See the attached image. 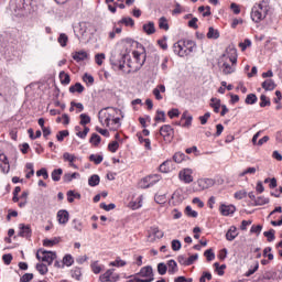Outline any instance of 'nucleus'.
<instances>
[{
    "label": "nucleus",
    "mask_w": 282,
    "mask_h": 282,
    "mask_svg": "<svg viewBox=\"0 0 282 282\" xmlns=\"http://www.w3.org/2000/svg\"><path fill=\"white\" fill-rule=\"evenodd\" d=\"M270 12V2L268 0H262L256 3L251 9V20L254 23H261Z\"/></svg>",
    "instance_id": "nucleus-1"
},
{
    "label": "nucleus",
    "mask_w": 282,
    "mask_h": 282,
    "mask_svg": "<svg viewBox=\"0 0 282 282\" xmlns=\"http://www.w3.org/2000/svg\"><path fill=\"white\" fill-rule=\"evenodd\" d=\"M193 50H195V42L191 40H181L173 44L174 54L181 58L188 56V54H193Z\"/></svg>",
    "instance_id": "nucleus-2"
},
{
    "label": "nucleus",
    "mask_w": 282,
    "mask_h": 282,
    "mask_svg": "<svg viewBox=\"0 0 282 282\" xmlns=\"http://www.w3.org/2000/svg\"><path fill=\"white\" fill-rule=\"evenodd\" d=\"M122 113L121 109L118 108H106L105 110L99 111V121L102 127H111V121L116 116Z\"/></svg>",
    "instance_id": "nucleus-3"
},
{
    "label": "nucleus",
    "mask_w": 282,
    "mask_h": 282,
    "mask_svg": "<svg viewBox=\"0 0 282 282\" xmlns=\"http://www.w3.org/2000/svg\"><path fill=\"white\" fill-rule=\"evenodd\" d=\"M147 61V55L138 51L132 52V58L128 62L129 72H139Z\"/></svg>",
    "instance_id": "nucleus-4"
},
{
    "label": "nucleus",
    "mask_w": 282,
    "mask_h": 282,
    "mask_svg": "<svg viewBox=\"0 0 282 282\" xmlns=\"http://www.w3.org/2000/svg\"><path fill=\"white\" fill-rule=\"evenodd\" d=\"M226 61L223 64L224 74H232L235 72V66L237 65V51L231 50L230 55L225 56Z\"/></svg>",
    "instance_id": "nucleus-5"
},
{
    "label": "nucleus",
    "mask_w": 282,
    "mask_h": 282,
    "mask_svg": "<svg viewBox=\"0 0 282 282\" xmlns=\"http://www.w3.org/2000/svg\"><path fill=\"white\" fill-rule=\"evenodd\" d=\"M36 259L43 263H47V265H52L56 259V252L40 249L36 252Z\"/></svg>",
    "instance_id": "nucleus-6"
},
{
    "label": "nucleus",
    "mask_w": 282,
    "mask_h": 282,
    "mask_svg": "<svg viewBox=\"0 0 282 282\" xmlns=\"http://www.w3.org/2000/svg\"><path fill=\"white\" fill-rule=\"evenodd\" d=\"M119 46L121 47L123 58H127V56H129L131 52L133 53L134 52L133 50L138 47V42L131 39H126L120 42Z\"/></svg>",
    "instance_id": "nucleus-7"
},
{
    "label": "nucleus",
    "mask_w": 282,
    "mask_h": 282,
    "mask_svg": "<svg viewBox=\"0 0 282 282\" xmlns=\"http://www.w3.org/2000/svg\"><path fill=\"white\" fill-rule=\"evenodd\" d=\"M160 180H162L160 174L148 175L139 182V187L140 188H151V186H155V184H158V182H160Z\"/></svg>",
    "instance_id": "nucleus-8"
},
{
    "label": "nucleus",
    "mask_w": 282,
    "mask_h": 282,
    "mask_svg": "<svg viewBox=\"0 0 282 282\" xmlns=\"http://www.w3.org/2000/svg\"><path fill=\"white\" fill-rule=\"evenodd\" d=\"M160 135L163 138L164 142H173L175 130L170 124H164L160 128Z\"/></svg>",
    "instance_id": "nucleus-9"
},
{
    "label": "nucleus",
    "mask_w": 282,
    "mask_h": 282,
    "mask_svg": "<svg viewBox=\"0 0 282 282\" xmlns=\"http://www.w3.org/2000/svg\"><path fill=\"white\" fill-rule=\"evenodd\" d=\"M137 276H139V279H141V282H152V281H154L153 268H151V267L141 268L140 272L137 273Z\"/></svg>",
    "instance_id": "nucleus-10"
},
{
    "label": "nucleus",
    "mask_w": 282,
    "mask_h": 282,
    "mask_svg": "<svg viewBox=\"0 0 282 282\" xmlns=\"http://www.w3.org/2000/svg\"><path fill=\"white\" fill-rule=\"evenodd\" d=\"M100 282H117L120 281V275L113 273V269L107 270L104 274L99 276Z\"/></svg>",
    "instance_id": "nucleus-11"
},
{
    "label": "nucleus",
    "mask_w": 282,
    "mask_h": 282,
    "mask_svg": "<svg viewBox=\"0 0 282 282\" xmlns=\"http://www.w3.org/2000/svg\"><path fill=\"white\" fill-rule=\"evenodd\" d=\"M178 177L181 182H184V184H191L193 182V170L191 169H183L178 173Z\"/></svg>",
    "instance_id": "nucleus-12"
},
{
    "label": "nucleus",
    "mask_w": 282,
    "mask_h": 282,
    "mask_svg": "<svg viewBox=\"0 0 282 282\" xmlns=\"http://www.w3.org/2000/svg\"><path fill=\"white\" fill-rule=\"evenodd\" d=\"M18 237H23L24 239H30L32 237V227L25 224H19Z\"/></svg>",
    "instance_id": "nucleus-13"
},
{
    "label": "nucleus",
    "mask_w": 282,
    "mask_h": 282,
    "mask_svg": "<svg viewBox=\"0 0 282 282\" xmlns=\"http://www.w3.org/2000/svg\"><path fill=\"white\" fill-rule=\"evenodd\" d=\"M237 210V207H235V205H226V204H221L219 206V213L224 216V217H228L229 215H235Z\"/></svg>",
    "instance_id": "nucleus-14"
},
{
    "label": "nucleus",
    "mask_w": 282,
    "mask_h": 282,
    "mask_svg": "<svg viewBox=\"0 0 282 282\" xmlns=\"http://www.w3.org/2000/svg\"><path fill=\"white\" fill-rule=\"evenodd\" d=\"M199 191H206V188H213L215 186V180L213 178H200L197 181Z\"/></svg>",
    "instance_id": "nucleus-15"
},
{
    "label": "nucleus",
    "mask_w": 282,
    "mask_h": 282,
    "mask_svg": "<svg viewBox=\"0 0 282 282\" xmlns=\"http://www.w3.org/2000/svg\"><path fill=\"white\" fill-rule=\"evenodd\" d=\"M184 199H186L184 189L178 188L172 194V204H182Z\"/></svg>",
    "instance_id": "nucleus-16"
},
{
    "label": "nucleus",
    "mask_w": 282,
    "mask_h": 282,
    "mask_svg": "<svg viewBox=\"0 0 282 282\" xmlns=\"http://www.w3.org/2000/svg\"><path fill=\"white\" fill-rule=\"evenodd\" d=\"M152 94L155 98V100H163L164 96L162 94H166V86L164 84L158 85L153 90Z\"/></svg>",
    "instance_id": "nucleus-17"
},
{
    "label": "nucleus",
    "mask_w": 282,
    "mask_h": 282,
    "mask_svg": "<svg viewBox=\"0 0 282 282\" xmlns=\"http://www.w3.org/2000/svg\"><path fill=\"white\" fill-rule=\"evenodd\" d=\"M57 220L58 224L65 226V224H67V221H69V212L65 210V209H61L57 212Z\"/></svg>",
    "instance_id": "nucleus-18"
},
{
    "label": "nucleus",
    "mask_w": 282,
    "mask_h": 282,
    "mask_svg": "<svg viewBox=\"0 0 282 282\" xmlns=\"http://www.w3.org/2000/svg\"><path fill=\"white\" fill-rule=\"evenodd\" d=\"M182 120H185L184 123H182ZM178 127H191L193 124V116H188V112L185 111L182 115L181 122H176Z\"/></svg>",
    "instance_id": "nucleus-19"
},
{
    "label": "nucleus",
    "mask_w": 282,
    "mask_h": 282,
    "mask_svg": "<svg viewBox=\"0 0 282 282\" xmlns=\"http://www.w3.org/2000/svg\"><path fill=\"white\" fill-rule=\"evenodd\" d=\"M261 87L264 91H274V89H276V83H274V79H265L261 84Z\"/></svg>",
    "instance_id": "nucleus-20"
},
{
    "label": "nucleus",
    "mask_w": 282,
    "mask_h": 282,
    "mask_svg": "<svg viewBox=\"0 0 282 282\" xmlns=\"http://www.w3.org/2000/svg\"><path fill=\"white\" fill-rule=\"evenodd\" d=\"M237 237H239V231H237V227L231 226L226 232V239L227 241H235Z\"/></svg>",
    "instance_id": "nucleus-21"
},
{
    "label": "nucleus",
    "mask_w": 282,
    "mask_h": 282,
    "mask_svg": "<svg viewBox=\"0 0 282 282\" xmlns=\"http://www.w3.org/2000/svg\"><path fill=\"white\" fill-rule=\"evenodd\" d=\"M63 160L64 162H69V166H72V169H78V165L74 164V162H76V155L65 152L63 154Z\"/></svg>",
    "instance_id": "nucleus-22"
},
{
    "label": "nucleus",
    "mask_w": 282,
    "mask_h": 282,
    "mask_svg": "<svg viewBox=\"0 0 282 282\" xmlns=\"http://www.w3.org/2000/svg\"><path fill=\"white\" fill-rule=\"evenodd\" d=\"M143 32L148 34V36H151V34H155V23L154 22H148L143 24Z\"/></svg>",
    "instance_id": "nucleus-23"
},
{
    "label": "nucleus",
    "mask_w": 282,
    "mask_h": 282,
    "mask_svg": "<svg viewBox=\"0 0 282 282\" xmlns=\"http://www.w3.org/2000/svg\"><path fill=\"white\" fill-rule=\"evenodd\" d=\"M85 91V86L80 83H76L75 85L69 87V93L70 94H83Z\"/></svg>",
    "instance_id": "nucleus-24"
},
{
    "label": "nucleus",
    "mask_w": 282,
    "mask_h": 282,
    "mask_svg": "<svg viewBox=\"0 0 282 282\" xmlns=\"http://www.w3.org/2000/svg\"><path fill=\"white\" fill-rule=\"evenodd\" d=\"M87 52L85 51H78L73 53V58L76 61V63H80V61H85L87 58Z\"/></svg>",
    "instance_id": "nucleus-25"
},
{
    "label": "nucleus",
    "mask_w": 282,
    "mask_h": 282,
    "mask_svg": "<svg viewBox=\"0 0 282 282\" xmlns=\"http://www.w3.org/2000/svg\"><path fill=\"white\" fill-rule=\"evenodd\" d=\"M80 177V173H77V172H74V173H66L64 174V177H63V181L66 183V184H69V182H72L73 180H76Z\"/></svg>",
    "instance_id": "nucleus-26"
},
{
    "label": "nucleus",
    "mask_w": 282,
    "mask_h": 282,
    "mask_svg": "<svg viewBox=\"0 0 282 282\" xmlns=\"http://www.w3.org/2000/svg\"><path fill=\"white\" fill-rule=\"evenodd\" d=\"M173 160H174V162H176V164H182V162H184L185 160H188V156H186V154H184V152H176L173 155Z\"/></svg>",
    "instance_id": "nucleus-27"
},
{
    "label": "nucleus",
    "mask_w": 282,
    "mask_h": 282,
    "mask_svg": "<svg viewBox=\"0 0 282 282\" xmlns=\"http://www.w3.org/2000/svg\"><path fill=\"white\" fill-rule=\"evenodd\" d=\"M159 28L160 30H164L165 32H169V19H166V17H161L159 19Z\"/></svg>",
    "instance_id": "nucleus-28"
},
{
    "label": "nucleus",
    "mask_w": 282,
    "mask_h": 282,
    "mask_svg": "<svg viewBox=\"0 0 282 282\" xmlns=\"http://www.w3.org/2000/svg\"><path fill=\"white\" fill-rule=\"evenodd\" d=\"M167 272L169 274H175L177 272V262L175 260L167 261Z\"/></svg>",
    "instance_id": "nucleus-29"
},
{
    "label": "nucleus",
    "mask_w": 282,
    "mask_h": 282,
    "mask_svg": "<svg viewBox=\"0 0 282 282\" xmlns=\"http://www.w3.org/2000/svg\"><path fill=\"white\" fill-rule=\"evenodd\" d=\"M121 126L120 123V117H113L112 121L110 122V127H108V129H110L111 131H118V128Z\"/></svg>",
    "instance_id": "nucleus-30"
},
{
    "label": "nucleus",
    "mask_w": 282,
    "mask_h": 282,
    "mask_svg": "<svg viewBox=\"0 0 282 282\" xmlns=\"http://www.w3.org/2000/svg\"><path fill=\"white\" fill-rule=\"evenodd\" d=\"M57 42L59 43L61 47H67V43L69 42V37L65 33H61Z\"/></svg>",
    "instance_id": "nucleus-31"
},
{
    "label": "nucleus",
    "mask_w": 282,
    "mask_h": 282,
    "mask_svg": "<svg viewBox=\"0 0 282 282\" xmlns=\"http://www.w3.org/2000/svg\"><path fill=\"white\" fill-rule=\"evenodd\" d=\"M151 235H153L154 239H162V237H164V231L160 230L159 227H152ZM151 235L149 237H151Z\"/></svg>",
    "instance_id": "nucleus-32"
},
{
    "label": "nucleus",
    "mask_w": 282,
    "mask_h": 282,
    "mask_svg": "<svg viewBox=\"0 0 282 282\" xmlns=\"http://www.w3.org/2000/svg\"><path fill=\"white\" fill-rule=\"evenodd\" d=\"M119 24L126 25V28H133V25H135V21L129 17H126L119 21Z\"/></svg>",
    "instance_id": "nucleus-33"
},
{
    "label": "nucleus",
    "mask_w": 282,
    "mask_h": 282,
    "mask_svg": "<svg viewBox=\"0 0 282 282\" xmlns=\"http://www.w3.org/2000/svg\"><path fill=\"white\" fill-rule=\"evenodd\" d=\"M210 107L214 108L215 113H219V109H221V100L212 98Z\"/></svg>",
    "instance_id": "nucleus-34"
},
{
    "label": "nucleus",
    "mask_w": 282,
    "mask_h": 282,
    "mask_svg": "<svg viewBox=\"0 0 282 282\" xmlns=\"http://www.w3.org/2000/svg\"><path fill=\"white\" fill-rule=\"evenodd\" d=\"M109 265H111L112 268H124V265H127V261L118 257L115 261L110 262Z\"/></svg>",
    "instance_id": "nucleus-35"
},
{
    "label": "nucleus",
    "mask_w": 282,
    "mask_h": 282,
    "mask_svg": "<svg viewBox=\"0 0 282 282\" xmlns=\"http://www.w3.org/2000/svg\"><path fill=\"white\" fill-rule=\"evenodd\" d=\"M207 39H214V40L219 39V31L210 26L207 32Z\"/></svg>",
    "instance_id": "nucleus-36"
},
{
    "label": "nucleus",
    "mask_w": 282,
    "mask_h": 282,
    "mask_svg": "<svg viewBox=\"0 0 282 282\" xmlns=\"http://www.w3.org/2000/svg\"><path fill=\"white\" fill-rule=\"evenodd\" d=\"M61 175H63V169H56L52 172L51 177L53 182H61Z\"/></svg>",
    "instance_id": "nucleus-37"
},
{
    "label": "nucleus",
    "mask_w": 282,
    "mask_h": 282,
    "mask_svg": "<svg viewBox=\"0 0 282 282\" xmlns=\"http://www.w3.org/2000/svg\"><path fill=\"white\" fill-rule=\"evenodd\" d=\"M59 80H61L62 85H69L72 79L69 78V74L62 70L59 73Z\"/></svg>",
    "instance_id": "nucleus-38"
},
{
    "label": "nucleus",
    "mask_w": 282,
    "mask_h": 282,
    "mask_svg": "<svg viewBox=\"0 0 282 282\" xmlns=\"http://www.w3.org/2000/svg\"><path fill=\"white\" fill-rule=\"evenodd\" d=\"M265 204H270V198L265 196H258L256 199V206H265Z\"/></svg>",
    "instance_id": "nucleus-39"
},
{
    "label": "nucleus",
    "mask_w": 282,
    "mask_h": 282,
    "mask_svg": "<svg viewBox=\"0 0 282 282\" xmlns=\"http://www.w3.org/2000/svg\"><path fill=\"white\" fill-rule=\"evenodd\" d=\"M88 184L90 186H98L100 184V176L98 174H94L88 178Z\"/></svg>",
    "instance_id": "nucleus-40"
},
{
    "label": "nucleus",
    "mask_w": 282,
    "mask_h": 282,
    "mask_svg": "<svg viewBox=\"0 0 282 282\" xmlns=\"http://www.w3.org/2000/svg\"><path fill=\"white\" fill-rule=\"evenodd\" d=\"M159 171L161 173H169L171 172V161H165L163 162L160 167H159Z\"/></svg>",
    "instance_id": "nucleus-41"
},
{
    "label": "nucleus",
    "mask_w": 282,
    "mask_h": 282,
    "mask_svg": "<svg viewBox=\"0 0 282 282\" xmlns=\"http://www.w3.org/2000/svg\"><path fill=\"white\" fill-rule=\"evenodd\" d=\"M101 140L102 139L100 138V135L93 133L89 139V142H90V144H93V147H98V144H100Z\"/></svg>",
    "instance_id": "nucleus-42"
},
{
    "label": "nucleus",
    "mask_w": 282,
    "mask_h": 282,
    "mask_svg": "<svg viewBox=\"0 0 282 282\" xmlns=\"http://www.w3.org/2000/svg\"><path fill=\"white\" fill-rule=\"evenodd\" d=\"M72 225L74 230H76L77 232H83V221L75 218L73 219Z\"/></svg>",
    "instance_id": "nucleus-43"
},
{
    "label": "nucleus",
    "mask_w": 282,
    "mask_h": 282,
    "mask_svg": "<svg viewBox=\"0 0 282 282\" xmlns=\"http://www.w3.org/2000/svg\"><path fill=\"white\" fill-rule=\"evenodd\" d=\"M58 241H59L58 238L44 239L43 246H45V248H52L53 246H56Z\"/></svg>",
    "instance_id": "nucleus-44"
},
{
    "label": "nucleus",
    "mask_w": 282,
    "mask_h": 282,
    "mask_svg": "<svg viewBox=\"0 0 282 282\" xmlns=\"http://www.w3.org/2000/svg\"><path fill=\"white\" fill-rule=\"evenodd\" d=\"M70 274L73 279H76V281H80V276H83V272L80 271V268L76 267L70 271Z\"/></svg>",
    "instance_id": "nucleus-45"
},
{
    "label": "nucleus",
    "mask_w": 282,
    "mask_h": 282,
    "mask_svg": "<svg viewBox=\"0 0 282 282\" xmlns=\"http://www.w3.org/2000/svg\"><path fill=\"white\" fill-rule=\"evenodd\" d=\"M35 268H36L37 272H40V274H42V275L47 274V272L50 271L47 269V264H44V263H37Z\"/></svg>",
    "instance_id": "nucleus-46"
},
{
    "label": "nucleus",
    "mask_w": 282,
    "mask_h": 282,
    "mask_svg": "<svg viewBox=\"0 0 282 282\" xmlns=\"http://www.w3.org/2000/svg\"><path fill=\"white\" fill-rule=\"evenodd\" d=\"M257 100H258L257 95L249 94V95H247L245 102H246V105H254L257 102Z\"/></svg>",
    "instance_id": "nucleus-47"
},
{
    "label": "nucleus",
    "mask_w": 282,
    "mask_h": 282,
    "mask_svg": "<svg viewBox=\"0 0 282 282\" xmlns=\"http://www.w3.org/2000/svg\"><path fill=\"white\" fill-rule=\"evenodd\" d=\"M90 268L94 272V274H100V272H102V267H100V264H98V261H95L90 264Z\"/></svg>",
    "instance_id": "nucleus-48"
},
{
    "label": "nucleus",
    "mask_w": 282,
    "mask_h": 282,
    "mask_svg": "<svg viewBox=\"0 0 282 282\" xmlns=\"http://www.w3.org/2000/svg\"><path fill=\"white\" fill-rule=\"evenodd\" d=\"M155 121L156 122H166V113H164V111H162V110H159L155 116Z\"/></svg>",
    "instance_id": "nucleus-49"
},
{
    "label": "nucleus",
    "mask_w": 282,
    "mask_h": 282,
    "mask_svg": "<svg viewBox=\"0 0 282 282\" xmlns=\"http://www.w3.org/2000/svg\"><path fill=\"white\" fill-rule=\"evenodd\" d=\"M90 162H94L95 164H101L104 158L100 154H91L89 156Z\"/></svg>",
    "instance_id": "nucleus-50"
},
{
    "label": "nucleus",
    "mask_w": 282,
    "mask_h": 282,
    "mask_svg": "<svg viewBox=\"0 0 282 282\" xmlns=\"http://www.w3.org/2000/svg\"><path fill=\"white\" fill-rule=\"evenodd\" d=\"M63 264H64V265H67V268H69V265H73V264H74V258L72 257V254H66V256L63 258Z\"/></svg>",
    "instance_id": "nucleus-51"
},
{
    "label": "nucleus",
    "mask_w": 282,
    "mask_h": 282,
    "mask_svg": "<svg viewBox=\"0 0 282 282\" xmlns=\"http://www.w3.org/2000/svg\"><path fill=\"white\" fill-rule=\"evenodd\" d=\"M79 118H80V124L83 127H85V124H89V122H91V117H89L88 115L82 113L79 116Z\"/></svg>",
    "instance_id": "nucleus-52"
},
{
    "label": "nucleus",
    "mask_w": 282,
    "mask_h": 282,
    "mask_svg": "<svg viewBox=\"0 0 282 282\" xmlns=\"http://www.w3.org/2000/svg\"><path fill=\"white\" fill-rule=\"evenodd\" d=\"M17 6L19 10H25L30 6V0H17Z\"/></svg>",
    "instance_id": "nucleus-53"
},
{
    "label": "nucleus",
    "mask_w": 282,
    "mask_h": 282,
    "mask_svg": "<svg viewBox=\"0 0 282 282\" xmlns=\"http://www.w3.org/2000/svg\"><path fill=\"white\" fill-rule=\"evenodd\" d=\"M214 267L216 268L218 276H224V269L226 268V264L219 265V262H215Z\"/></svg>",
    "instance_id": "nucleus-54"
},
{
    "label": "nucleus",
    "mask_w": 282,
    "mask_h": 282,
    "mask_svg": "<svg viewBox=\"0 0 282 282\" xmlns=\"http://www.w3.org/2000/svg\"><path fill=\"white\" fill-rule=\"evenodd\" d=\"M166 270H169V268L164 262L158 264V272L159 274H161V276H164V274H166Z\"/></svg>",
    "instance_id": "nucleus-55"
},
{
    "label": "nucleus",
    "mask_w": 282,
    "mask_h": 282,
    "mask_svg": "<svg viewBox=\"0 0 282 282\" xmlns=\"http://www.w3.org/2000/svg\"><path fill=\"white\" fill-rule=\"evenodd\" d=\"M119 148H120V144L118 143V141H112L111 143L108 144V150L111 153H116V151H118Z\"/></svg>",
    "instance_id": "nucleus-56"
},
{
    "label": "nucleus",
    "mask_w": 282,
    "mask_h": 282,
    "mask_svg": "<svg viewBox=\"0 0 282 282\" xmlns=\"http://www.w3.org/2000/svg\"><path fill=\"white\" fill-rule=\"evenodd\" d=\"M235 199H245V197H248V192L241 189L234 194Z\"/></svg>",
    "instance_id": "nucleus-57"
},
{
    "label": "nucleus",
    "mask_w": 282,
    "mask_h": 282,
    "mask_svg": "<svg viewBox=\"0 0 282 282\" xmlns=\"http://www.w3.org/2000/svg\"><path fill=\"white\" fill-rule=\"evenodd\" d=\"M260 100V107H270V98H268L265 95H261Z\"/></svg>",
    "instance_id": "nucleus-58"
},
{
    "label": "nucleus",
    "mask_w": 282,
    "mask_h": 282,
    "mask_svg": "<svg viewBox=\"0 0 282 282\" xmlns=\"http://www.w3.org/2000/svg\"><path fill=\"white\" fill-rule=\"evenodd\" d=\"M185 214L187 215V217H194V218H196L198 215L197 212L193 210V207H191V206H187L185 208Z\"/></svg>",
    "instance_id": "nucleus-59"
},
{
    "label": "nucleus",
    "mask_w": 282,
    "mask_h": 282,
    "mask_svg": "<svg viewBox=\"0 0 282 282\" xmlns=\"http://www.w3.org/2000/svg\"><path fill=\"white\" fill-rule=\"evenodd\" d=\"M204 257H206L207 261H214L215 259V252H213V249H207L204 252Z\"/></svg>",
    "instance_id": "nucleus-60"
},
{
    "label": "nucleus",
    "mask_w": 282,
    "mask_h": 282,
    "mask_svg": "<svg viewBox=\"0 0 282 282\" xmlns=\"http://www.w3.org/2000/svg\"><path fill=\"white\" fill-rule=\"evenodd\" d=\"M206 279L207 281H212L213 280V274L210 272H203L200 279H199V282H206Z\"/></svg>",
    "instance_id": "nucleus-61"
},
{
    "label": "nucleus",
    "mask_w": 282,
    "mask_h": 282,
    "mask_svg": "<svg viewBox=\"0 0 282 282\" xmlns=\"http://www.w3.org/2000/svg\"><path fill=\"white\" fill-rule=\"evenodd\" d=\"M264 237H267L268 241H274V229H270L269 231L263 232Z\"/></svg>",
    "instance_id": "nucleus-62"
},
{
    "label": "nucleus",
    "mask_w": 282,
    "mask_h": 282,
    "mask_svg": "<svg viewBox=\"0 0 282 282\" xmlns=\"http://www.w3.org/2000/svg\"><path fill=\"white\" fill-rule=\"evenodd\" d=\"M105 61V53H98L95 55V62L100 66L102 65V62Z\"/></svg>",
    "instance_id": "nucleus-63"
},
{
    "label": "nucleus",
    "mask_w": 282,
    "mask_h": 282,
    "mask_svg": "<svg viewBox=\"0 0 282 282\" xmlns=\"http://www.w3.org/2000/svg\"><path fill=\"white\" fill-rule=\"evenodd\" d=\"M32 279H34V274H32V273H25V274L20 279V281H21V282H30V281H32Z\"/></svg>",
    "instance_id": "nucleus-64"
}]
</instances>
